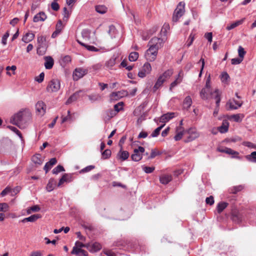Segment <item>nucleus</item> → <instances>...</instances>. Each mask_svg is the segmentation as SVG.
<instances>
[{
    "label": "nucleus",
    "mask_w": 256,
    "mask_h": 256,
    "mask_svg": "<svg viewBox=\"0 0 256 256\" xmlns=\"http://www.w3.org/2000/svg\"><path fill=\"white\" fill-rule=\"evenodd\" d=\"M162 39L156 37L152 38L148 42L149 48L146 50L145 56L150 62L154 61L157 56L158 51L163 45Z\"/></svg>",
    "instance_id": "f257e3e1"
},
{
    "label": "nucleus",
    "mask_w": 256,
    "mask_h": 256,
    "mask_svg": "<svg viewBox=\"0 0 256 256\" xmlns=\"http://www.w3.org/2000/svg\"><path fill=\"white\" fill-rule=\"evenodd\" d=\"M31 120V114L26 112H19L10 118V122L18 126L20 128H24Z\"/></svg>",
    "instance_id": "f03ea898"
},
{
    "label": "nucleus",
    "mask_w": 256,
    "mask_h": 256,
    "mask_svg": "<svg viewBox=\"0 0 256 256\" xmlns=\"http://www.w3.org/2000/svg\"><path fill=\"white\" fill-rule=\"evenodd\" d=\"M37 54L39 55H44L48 47L46 38L42 35L38 36L37 38Z\"/></svg>",
    "instance_id": "7ed1b4c3"
},
{
    "label": "nucleus",
    "mask_w": 256,
    "mask_h": 256,
    "mask_svg": "<svg viewBox=\"0 0 256 256\" xmlns=\"http://www.w3.org/2000/svg\"><path fill=\"white\" fill-rule=\"evenodd\" d=\"M184 3L180 2L175 10L172 16L173 22H176L184 14Z\"/></svg>",
    "instance_id": "20e7f679"
},
{
    "label": "nucleus",
    "mask_w": 256,
    "mask_h": 256,
    "mask_svg": "<svg viewBox=\"0 0 256 256\" xmlns=\"http://www.w3.org/2000/svg\"><path fill=\"white\" fill-rule=\"evenodd\" d=\"M186 132L188 134V138L184 140L186 142L192 141L198 138L200 134L194 128H190L186 130Z\"/></svg>",
    "instance_id": "39448f33"
},
{
    "label": "nucleus",
    "mask_w": 256,
    "mask_h": 256,
    "mask_svg": "<svg viewBox=\"0 0 256 256\" xmlns=\"http://www.w3.org/2000/svg\"><path fill=\"white\" fill-rule=\"evenodd\" d=\"M60 88V82L58 80L53 79L50 80L46 88L48 92H56Z\"/></svg>",
    "instance_id": "423d86ee"
},
{
    "label": "nucleus",
    "mask_w": 256,
    "mask_h": 256,
    "mask_svg": "<svg viewBox=\"0 0 256 256\" xmlns=\"http://www.w3.org/2000/svg\"><path fill=\"white\" fill-rule=\"evenodd\" d=\"M242 104V100H236L234 98H232L226 102V106L228 108V110H235L240 108Z\"/></svg>",
    "instance_id": "0eeeda50"
},
{
    "label": "nucleus",
    "mask_w": 256,
    "mask_h": 256,
    "mask_svg": "<svg viewBox=\"0 0 256 256\" xmlns=\"http://www.w3.org/2000/svg\"><path fill=\"white\" fill-rule=\"evenodd\" d=\"M36 114L43 116L46 112V106L42 101H38L35 106Z\"/></svg>",
    "instance_id": "6e6552de"
},
{
    "label": "nucleus",
    "mask_w": 256,
    "mask_h": 256,
    "mask_svg": "<svg viewBox=\"0 0 256 256\" xmlns=\"http://www.w3.org/2000/svg\"><path fill=\"white\" fill-rule=\"evenodd\" d=\"M144 152V148L139 146L138 148H136L134 150V154L132 155V159L135 162H138L142 160V154Z\"/></svg>",
    "instance_id": "1a4fd4ad"
},
{
    "label": "nucleus",
    "mask_w": 256,
    "mask_h": 256,
    "mask_svg": "<svg viewBox=\"0 0 256 256\" xmlns=\"http://www.w3.org/2000/svg\"><path fill=\"white\" fill-rule=\"evenodd\" d=\"M88 72V70L82 68H76L73 72V79L78 80L82 78Z\"/></svg>",
    "instance_id": "9d476101"
},
{
    "label": "nucleus",
    "mask_w": 256,
    "mask_h": 256,
    "mask_svg": "<svg viewBox=\"0 0 256 256\" xmlns=\"http://www.w3.org/2000/svg\"><path fill=\"white\" fill-rule=\"evenodd\" d=\"M175 116V113L174 112H168L166 114L162 115L160 118V122L162 123H166L168 122L170 120Z\"/></svg>",
    "instance_id": "9b49d317"
},
{
    "label": "nucleus",
    "mask_w": 256,
    "mask_h": 256,
    "mask_svg": "<svg viewBox=\"0 0 256 256\" xmlns=\"http://www.w3.org/2000/svg\"><path fill=\"white\" fill-rule=\"evenodd\" d=\"M176 134L174 136V139L176 141H178L182 139L184 134V130L182 126H178L176 128Z\"/></svg>",
    "instance_id": "f8f14e48"
},
{
    "label": "nucleus",
    "mask_w": 256,
    "mask_h": 256,
    "mask_svg": "<svg viewBox=\"0 0 256 256\" xmlns=\"http://www.w3.org/2000/svg\"><path fill=\"white\" fill-rule=\"evenodd\" d=\"M210 98H214L216 100V106L218 107L220 102V98L218 89H216L214 92H210Z\"/></svg>",
    "instance_id": "ddd939ff"
},
{
    "label": "nucleus",
    "mask_w": 256,
    "mask_h": 256,
    "mask_svg": "<svg viewBox=\"0 0 256 256\" xmlns=\"http://www.w3.org/2000/svg\"><path fill=\"white\" fill-rule=\"evenodd\" d=\"M46 18L47 16L46 14L43 12H41L34 16L33 20L35 22H37L40 21L44 22L46 19Z\"/></svg>",
    "instance_id": "4468645a"
},
{
    "label": "nucleus",
    "mask_w": 256,
    "mask_h": 256,
    "mask_svg": "<svg viewBox=\"0 0 256 256\" xmlns=\"http://www.w3.org/2000/svg\"><path fill=\"white\" fill-rule=\"evenodd\" d=\"M211 92V90L203 88L200 92V96L202 100H208L210 98Z\"/></svg>",
    "instance_id": "2eb2a0df"
},
{
    "label": "nucleus",
    "mask_w": 256,
    "mask_h": 256,
    "mask_svg": "<svg viewBox=\"0 0 256 256\" xmlns=\"http://www.w3.org/2000/svg\"><path fill=\"white\" fill-rule=\"evenodd\" d=\"M35 35L32 32H26L22 38V41L24 43H28L32 42L34 38Z\"/></svg>",
    "instance_id": "dca6fc26"
},
{
    "label": "nucleus",
    "mask_w": 256,
    "mask_h": 256,
    "mask_svg": "<svg viewBox=\"0 0 256 256\" xmlns=\"http://www.w3.org/2000/svg\"><path fill=\"white\" fill-rule=\"evenodd\" d=\"M129 156V153L126 150H122V149L118 152L117 154V158L118 159L122 160H125L128 158Z\"/></svg>",
    "instance_id": "f3484780"
},
{
    "label": "nucleus",
    "mask_w": 256,
    "mask_h": 256,
    "mask_svg": "<svg viewBox=\"0 0 256 256\" xmlns=\"http://www.w3.org/2000/svg\"><path fill=\"white\" fill-rule=\"evenodd\" d=\"M56 162L57 160L56 158H52L49 162H47L44 168L46 172L47 173L52 167L56 163Z\"/></svg>",
    "instance_id": "a211bd4d"
},
{
    "label": "nucleus",
    "mask_w": 256,
    "mask_h": 256,
    "mask_svg": "<svg viewBox=\"0 0 256 256\" xmlns=\"http://www.w3.org/2000/svg\"><path fill=\"white\" fill-rule=\"evenodd\" d=\"M46 62L44 63V66L48 70L51 69L54 64V60L51 56H46L45 58Z\"/></svg>",
    "instance_id": "6ab92c4d"
},
{
    "label": "nucleus",
    "mask_w": 256,
    "mask_h": 256,
    "mask_svg": "<svg viewBox=\"0 0 256 256\" xmlns=\"http://www.w3.org/2000/svg\"><path fill=\"white\" fill-rule=\"evenodd\" d=\"M40 218L39 214H33L29 217L26 218L21 220V222L24 223L27 222H34Z\"/></svg>",
    "instance_id": "aec40b11"
},
{
    "label": "nucleus",
    "mask_w": 256,
    "mask_h": 256,
    "mask_svg": "<svg viewBox=\"0 0 256 256\" xmlns=\"http://www.w3.org/2000/svg\"><path fill=\"white\" fill-rule=\"evenodd\" d=\"M228 122L227 120H224L222 126L218 127V130L220 133L224 134L228 131Z\"/></svg>",
    "instance_id": "412c9836"
},
{
    "label": "nucleus",
    "mask_w": 256,
    "mask_h": 256,
    "mask_svg": "<svg viewBox=\"0 0 256 256\" xmlns=\"http://www.w3.org/2000/svg\"><path fill=\"white\" fill-rule=\"evenodd\" d=\"M77 42L78 44H80V45L84 46L88 50L90 51L103 52V50H101L102 49H98L94 47V46L86 44L80 41L79 40H77Z\"/></svg>",
    "instance_id": "4be33fe9"
},
{
    "label": "nucleus",
    "mask_w": 256,
    "mask_h": 256,
    "mask_svg": "<svg viewBox=\"0 0 256 256\" xmlns=\"http://www.w3.org/2000/svg\"><path fill=\"white\" fill-rule=\"evenodd\" d=\"M172 180V176L168 174H164L160 176V182L164 184H168Z\"/></svg>",
    "instance_id": "5701e85b"
},
{
    "label": "nucleus",
    "mask_w": 256,
    "mask_h": 256,
    "mask_svg": "<svg viewBox=\"0 0 256 256\" xmlns=\"http://www.w3.org/2000/svg\"><path fill=\"white\" fill-rule=\"evenodd\" d=\"M226 154L232 155V158H236L240 159V158L238 156V152L230 148H226Z\"/></svg>",
    "instance_id": "b1692460"
},
{
    "label": "nucleus",
    "mask_w": 256,
    "mask_h": 256,
    "mask_svg": "<svg viewBox=\"0 0 256 256\" xmlns=\"http://www.w3.org/2000/svg\"><path fill=\"white\" fill-rule=\"evenodd\" d=\"M91 31L88 29H84L82 32V38L86 41L90 40Z\"/></svg>",
    "instance_id": "393cba45"
},
{
    "label": "nucleus",
    "mask_w": 256,
    "mask_h": 256,
    "mask_svg": "<svg viewBox=\"0 0 256 256\" xmlns=\"http://www.w3.org/2000/svg\"><path fill=\"white\" fill-rule=\"evenodd\" d=\"M244 18H242V20H237V21L233 22L232 24H230V25L228 26H226V28L227 30H230L236 28V26L242 24L243 23V22H244Z\"/></svg>",
    "instance_id": "a878e982"
},
{
    "label": "nucleus",
    "mask_w": 256,
    "mask_h": 256,
    "mask_svg": "<svg viewBox=\"0 0 256 256\" xmlns=\"http://www.w3.org/2000/svg\"><path fill=\"white\" fill-rule=\"evenodd\" d=\"M165 80H164V78L160 76L153 88L154 90L156 91L160 86H162Z\"/></svg>",
    "instance_id": "bb28decb"
},
{
    "label": "nucleus",
    "mask_w": 256,
    "mask_h": 256,
    "mask_svg": "<svg viewBox=\"0 0 256 256\" xmlns=\"http://www.w3.org/2000/svg\"><path fill=\"white\" fill-rule=\"evenodd\" d=\"M71 62V58L69 56H65L60 60V64L62 67H65Z\"/></svg>",
    "instance_id": "cd10ccee"
},
{
    "label": "nucleus",
    "mask_w": 256,
    "mask_h": 256,
    "mask_svg": "<svg viewBox=\"0 0 256 256\" xmlns=\"http://www.w3.org/2000/svg\"><path fill=\"white\" fill-rule=\"evenodd\" d=\"M56 180H55L53 178H50L48 182L46 187L47 190L49 192L52 191L54 189V188L56 185Z\"/></svg>",
    "instance_id": "c85d7f7f"
},
{
    "label": "nucleus",
    "mask_w": 256,
    "mask_h": 256,
    "mask_svg": "<svg viewBox=\"0 0 256 256\" xmlns=\"http://www.w3.org/2000/svg\"><path fill=\"white\" fill-rule=\"evenodd\" d=\"M122 96L120 92H114L110 95V101L118 100Z\"/></svg>",
    "instance_id": "c756f323"
},
{
    "label": "nucleus",
    "mask_w": 256,
    "mask_h": 256,
    "mask_svg": "<svg viewBox=\"0 0 256 256\" xmlns=\"http://www.w3.org/2000/svg\"><path fill=\"white\" fill-rule=\"evenodd\" d=\"M244 117V116L243 114H232L230 116V120H232L234 121L240 122L242 121V118Z\"/></svg>",
    "instance_id": "7c9ffc66"
},
{
    "label": "nucleus",
    "mask_w": 256,
    "mask_h": 256,
    "mask_svg": "<svg viewBox=\"0 0 256 256\" xmlns=\"http://www.w3.org/2000/svg\"><path fill=\"white\" fill-rule=\"evenodd\" d=\"M192 104V100L190 96H187L184 100L183 106L184 108H189Z\"/></svg>",
    "instance_id": "2f4dec72"
},
{
    "label": "nucleus",
    "mask_w": 256,
    "mask_h": 256,
    "mask_svg": "<svg viewBox=\"0 0 256 256\" xmlns=\"http://www.w3.org/2000/svg\"><path fill=\"white\" fill-rule=\"evenodd\" d=\"M228 206V204L226 202H220L218 203L216 206V210L218 214H220Z\"/></svg>",
    "instance_id": "473e14b6"
},
{
    "label": "nucleus",
    "mask_w": 256,
    "mask_h": 256,
    "mask_svg": "<svg viewBox=\"0 0 256 256\" xmlns=\"http://www.w3.org/2000/svg\"><path fill=\"white\" fill-rule=\"evenodd\" d=\"M80 92H77L72 95L66 102V104H69L73 102L76 101L79 96V94Z\"/></svg>",
    "instance_id": "72a5a7b5"
},
{
    "label": "nucleus",
    "mask_w": 256,
    "mask_h": 256,
    "mask_svg": "<svg viewBox=\"0 0 256 256\" xmlns=\"http://www.w3.org/2000/svg\"><path fill=\"white\" fill-rule=\"evenodd\" d=\"M12 192H15V188L12 190L10 186H7L1 192L0 196H4L9 194H11V195H13Z\"/></svg>",
    "instance_id": "f704fd0d"
},
{
    "label": "nucleus",
    "mask_w": 256,
    "mask_h": 256,
    "mask_svg": "<svg viewBox=\"0 0 256 256\" xmlns=\"http://www.w3.org/2000/svg\"><path fill=\"white\" fill-rule=\"evenodd\" d=\"M116 58L114 56L106 63V66L108 68H112L116 62Z\"/></svg>",
    "instance_id": "c9c22d12"
},
{
    "label": "nucleus",
    "mask_w": 256,
    "mask_h": 256,
    "mask_svg": "<svg viewBox=\"0 0 256 256\" xmlns=\"http://www.w3.org/2000/svg\"><path fill=\"white\" fill-rule=\"evenodd\" d=\"M245 157L248 161L256 163V152H252L250 154L246 155Z\"/></svg>",
    "instance_id": "e433bc0d"
},
{
    "label": "nucleus",
    "mask_w": 256,
    "mask_h": 256,
    "mask_svg": "<svg viewBox=\"0 0 256 256\" xmlns=\"http://www.w3.org/2000/svg\"><path fill=\"white\" fill-rule=\"evenodd\" d=\"M108 32L112 38H115L116 36V34H118L117 30L115 26L112 25L110 26Z\"/></svg>",
    "instance_id": "4c0bfd02"
},
{
    "label": "nucleus",
    "mask_w": 256,
    "mask_h": 256,
    "mask_svg": "<svg viewBox=\"0 0 256 256\" xmlns=\"http://www.w3.org/2000/svg\"><path fill=\"white\" fill-rule=\"evenodd\" d=\"M101 248V245L99 243L94 242L90 246L89 250L91 252H96L100 250Z\"/></svg>",
    "instance_id": "58836bf2"
},
{
    "label": "nucleus",
    "mask_w": 256,
    "mask_h": 256,
    "mask_svg": "<svg viewBox=\"0 0 256 256\" xmlns=\"http://www.w3.org/2000/svg\"><path fill=\"white\" fill-rule=\"evenodd\" d=\"M32 162L36 164L40 165L42 163V161L41 159V156L40 154H36L34 155L32 158Z\"/></svg>",
    "instance_id": "ea45409f"
},
{
    "label": "nucleus",
    "mask_w": 256,
    "mask_h": 256,
    "mask_svg": "<svg viewBox=\"0 0 256 256\" xmlns=\"http://www.w3.org/2000/svg\"><path fill=\"white\" fill-rule=\"evenodd\" d=\"M96 10L100 14H104L106 12L107 8L104 5H99L96 6Z\"/></svg>",
    "instance_id": "a19ab883"
},
{
    "label": "nucleus",
    "mask_w": 256,
    "mask_h": 256,
    "mask_svg": "<svg viewBox=\"0 0 256 256\" xmlns=\"http://www.w3.org/2000/svg\"><path fill=\"white\" fill-rule=\"evenodd\" d=\"M138 58V54L137 52H132L130 53L128 59L130 62H135Z\"/></svg>",
    "instance_id": "79ce46f5"
},
{
    "label": "nucleus",
    "mask_w": 256,
    "mask_h": 256,
    "mask_svg": "<svg viewBox=\"0 0 256 256\" xmlns=\"http://www.w3.org/2000/svg\"><path fill=\"white\" fill-rule=\"evenodd\" d=\"M173 74V70L172 69L168 70H166L162 75V78H164V80L170 78Z\"/></svg>",
    "instance_id": "37998d69"
},
{
    "label": "nucleus",
    "mask_w": 256,
    "mask_h": 256,
    "mask_svg": "<svg viewBox=\"0 0 256 256\" xmlns=\"http://www.w3.org/2000/svg\"><path fill=\"white\" fill-rule=\"evenodd\" d=\"M165 124H163L162 125L157 128L152 134L151 136L154 138L158 136L162 128L164 126Z\"/></svg>",
    "instance_id": "c03bdc74"
},
{
    "label": "nucleus",
    "mask_w": 256,
    "mask_h": 256,
    "mask_svg": "<svg viewBox=\"0 0 256 256\" xmlns=\"http://www.w3.org/2000/svg\"><path fill=\"white\" fill-rule=\"evenodd\" d=\"M8 205L6 203H0V212H6L8 211Z\"/></svg>",
    "instance_id": "a18cd8bd"
},
{
    "label": "nucleus",
    "mask_w": 256,
    "mask_h": 256,
    "mask_svg": "<svg viewBox=\"0 0 256 256\" xmlns=\"http://www.w3.org/2000/svg\"><path fill=\"white\" fill-rule=\"evenodd\" d=\"M40 208L38 206L35 205L29 208L27 210V213L30 214L32 212H36L40 211Z\"/></svg>",
    "instance_id": "49530a36"
},
{
    "label": "nucleus",
    "mask_w": 256,
    "mask_h": 256,
    "mask_svg": "<svg viewBox=\"0 0 256 256\" xmlns=\"http://www.w3.org/2000/svg\"><path fill=\"white\" fill-rule=\"evenodd\" d=\"M238 56L241 58L244 59V56L246 54V52L244 50V48L240 46H238Z\"/></svg>",
    "instance_id": "de8ad7c7"
},
{
    "label": "nucleus",
    "mask_w": 256,
    "mask_h": 256,
    "mask_svg": "<svg viewBox=\"0 0 256 256\" xmlns=\"http://www.w3.org/2000/svg\"><path fill=\"white\" fill-rule=\"evenodd\" d=\"M88 99L91 102H94L98 100L100 98V96L98 94H92L88 96Z\"/></svg>",
    "instance_id": "09e8293b"
},
{
    "label": "nucleus",
    "mask_w": 256,
    "mask_h": 256,
    "mask_svg": "<svg viewBox=\"0 0 256 256\" xmlns=\"http://www.w3.org/2000/svg\"><path fill=\"white\" fill-rule=\"evenodd\" d=\"M64 171V167L60 165H58L54 168L52 170V173L54 174H58V173Z\"/></svg>",
    "instance_id": "8fccbe9b"
},
{
    "label": "nucleus",
    "mask_w": 256,
    "mask_h": 256,
    "mask_svg": "<svg viewBox=\"0 0 256 256\" xmlns=\"http://www.w3.org/2000/svg\"><path fill=\"white\" fill-rule=\"evenodd\" d=\"M123 105L124 103L122 102H119L118 103L114 106V110L116 113L119 112L120 110H122Z\"/></svg>",
    "instance_id": "3c124183"
},
{
    "label": "nucleus",
    "mask_w": 256,
    "mask_h": 256,
    "mask_svg": "<svg viewBox=\"0 0 256 256\" xmlns=\"http://www.w3.org/2000/svg\"><path fill=\"white\" fill-rule=\"evenodd\" d=\"M142 170L146 174L152 173L154 170V167H148L145 166H142Z\"/></svg>",
    "instance_id": "603ef678"
},
{
    "label": "nucleus",
    "mask_w": 256,
    "mask_h": 256,
    "mask_svg": "<svg viewBox=\"0 0 256 256\" xmlns=\"http://www.w3.org/2000/svg\"><path fill=\"white\" fill-rule=\"evenodd\" d=\"M111 154V150L109 149H106L102 152V156L104 158L106 159L110 156Z\"/></svg>",
    "instance_id": "864d4df0"
},
{
    "label": "nucleus",
    "mask_w": 256,
    "mask_h": 256,
    "mask_svg": "<svg viewBox=\"0 0 256 256\" xmlns=\"http://www.w3.org/2000/svg\"><path fill=\"white\" fill-rule=\"evenodd\" d=\"M8 128L12 131H13L20 138H22V134L20 133V132L14 126H8Z\"/></svg>",
    "instance_id": "5fc2aeb1"
},
{
    "label": "nucleus",
    "mask_w": 256,
    "mask_h": 256,
    "mask_svg": "<svg viewBox=\"0 0 256 256\" xmlns=\"http://www.w3.org/2000/svg\"><path fill=\"white\" fill-rule=\"evenodd\" d=\"M94 168V166L90 165L88 166H86V168H82L80 170V173H84V172H88L92 170H93Z\"/></svg>",
    "instance_id": "6e6d98bb"
},
{
    "label": "nucleus",
    "mask_w": 256,
    "mask_h": 256,
    "mask_svg": "<svg viewBox=\"0 0 256 256\" xmlns=\"http://www.w3.org/2000/svg\"><path fill=\"white\" fill-rule=\"evenodd\" d=\"M194 35L193 34H190L188 37V42L186 44V46L188 47L190 46L192 44L194 40Z\"/></svg>",
    "instance_id": "4d7b16f0"
},
{
    "label": "nucleus",
    "mask_w": 256,
    "mask_h": 256,
    "mask_svg": "<svg viewBox=\"0 0 256 256\" xmlns=\"http://www.w3.org/2000/svg\"><path fill=\"white\" fill-rule=\"evenodd\" d=\"M160 153L159 152L156 150H152L150 155L149 156L148 158L149 159L154 158L156 156L160 155Z\"/></svg>",
    "instance_id": "13d9d810"
},
{
    "label": "nucleus",
    "mask_w": 256,
    "mask_h": 256,
    "mask_svg": "<svg viewBox=\"0 0 256 256\" xmlns=\"http://www.w3.org/2000/svg\"><path fill=\"white\" fill-rule=\"evenodd\" d=\"M16 66H8L6 67V70H7L6 74L8 76H11V74L9 72L10 70L13 71V74H14V71L16 70Z\"/></svg>",
    "instance_id": "bf43d9fd"
},
{
    "label": "nucleus",
    "mask_w": 256,
    "mask_h": 256,
    "mask_svg": "<svg viewBox=\"0 0 256 256\" xmlns=\"http://www.w3.org/2000/svg\"><path fill=\"white\" fill-rule=\"evenodd\" d=\"M242 60V58H240L239 57V58H232L231 60V62L232 64L236 65L240 64Z\"/></svg>",
    "instance_id": "052dcab7"
},
{
    "label": "nucleus",
    "mask_w": 256,
    "mask_h": 256,
    "mask_svg": "<svg viewBox=\"0 0 256 256\" xmlns=\"http://www.w3.org/2000/svg\"><path fill=\"white\" fill-rule=\"evenodd\" d=\"M120 66L123 68H126L128 70H130L132 69V66H127V62L126 60H124L122 62Z\"/></svg>",
    "instance_id": "680f3d73"
},
{
    "label": "nucleus",
    "mask_w": 256,
    "mask_h": 256,
    "mask_svg": "<svg viewBox=\"0 0 256 256\" xmlns=\"http://www.w3.org/2000/svg\"><path fill=\"white\" fill-rule=\"evenodd\" d=\"M142 68L144 69V70H145V72H146L150 73L152 70L151 66L148 62L145 63L143 66Z\"/></svg>",
    "instance_id": "e2e57ef3"
},
{
    "label": "nucleus",
    "mask_w": 256,
    "mask_h": 256,
    "mask_svg": "<svg viewBox=\"0 0 256 256\" xmlns=\"http://www.w3.org/2000/svg\"><path fill=\"white\" fill-rule=\"evenodd\" d=\"M242 186H238L233 187L231 189V192L233 194H236L238 192L240 191L242 189Z\"/></svg>",
    "instance_id": "0e129e2a"
},
{
    "label": "nucleus",
    "mask_w": 256,
    "mask_h": 256,
    "mask_svg": "<svg viewBox=\"0 0 256 256\" xmlns=\"http://www.w3.org/2000/svg\"><path fill=\"white\" fill-rule=\"evenodd\" d=\"M204 38H206L208 42L210 43L212 42V32H206L204 34Z\"/></svg>",
    "instance_id": "69168bd1"
},
{
    "label": "nucleus",
    "mask_w": 256,
    "mask_h": 256,
    "mask_svg": "<svg viewBox=\"0 0 256 256\" xmlns=\"http://www.w3.org/2000/svg\"><path fill=\"white\" fill-rule=\"evenodd\" d=\"M229 78L230 76L227 72H223L221 74V80L222 82H226Z\"/></svg>",
    "instance_id": "338daca9"
},
{
    "label": "nucleus",
    "mask_w": 256,
    "mask_h": 256,
    "mask_svg": "<svg viewBox=\"0 0 256 256\" xmlns=\"http://www.w3.org/2000/svg\"><path fill=\"white\" fill-rule=\"evenodd\" d=\"M82 248H77L76 246H74L71 254L76 255H79L80 253V250Z\"/></svg>",
    "instance_id": "774afa93"
}]
</instances>
